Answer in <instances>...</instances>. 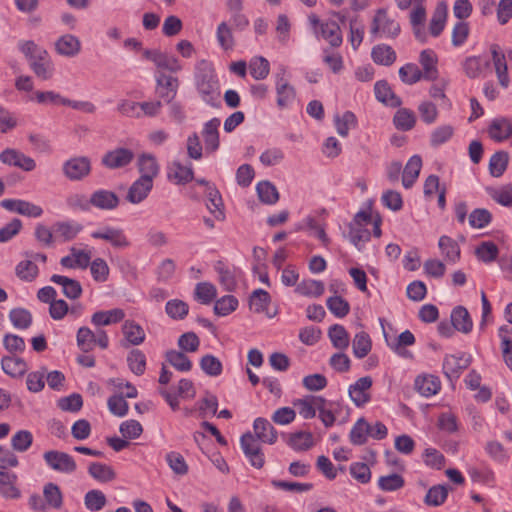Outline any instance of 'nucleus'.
<instances>
[{
	"label": "nucleus",
	"mask_w": 512,
	"mask_h": 512,
	"mask_svg": "<svg viewBox=\"0 0 512 512\" xmlns=\"http://www.w3.org/2000/svg\"><path fill=\"white\" fill-rule=\"evenodd\" d=\"M195 86L201 99L212 107L220 106V84L212 65L201 61L196 66Z\"/></svg>",
	"instance_id": "nucleus-1"
},
{
	"label": "nucleus",
	"mask_w": 512,
	"mask_h": 512,
	"mask_svg": "<svg viewBox=\"0 0 512 512\" xmlns=\"http://www.w3.org/2000/svg\"><path fill=\"white\" fill-rule=\"evenodd\" d=\"M286 73V68L281 66L279 71L275 74L277 106L280 109H286L290 107L296 99V90L285 78Z\"/></svg>",
	"instance_id": "nucleus-2"
},
{
	"label": "nucleus",
	"mask_w": 512,
	"mask_h": 512,
	"mask_svg": "<svg viewBox=\"0 0 512 512\" xmlns=\"http://www.w3.org/2000/svg\"><path fill=\"white\" fill-rule=\"evenodd\" d=\"M91 237L108 242L115 249H126L131 246V241L125 231L119 227L105 225L91 233Z\"/></svg>",
	"instance_id": "nucleus-3"
},
{
	"label": "nucleus",
	"mask_w": 512,
	"mask_h": 512,
	"mask_svg": "<svg viewBox=\"0 0 512 512\" xmlns=\"http://www.w3.org/2000/svg\"><path fill=\"white\" fill-rule=\"evenodd\" d=\"M91 160L86 156L72 157L62 165L64 176L70 181H81L91 173Z\"/></svg>",
	"instance_id": "nucleus-4"
},
{
	"label": "nucleus",
	"mask_w": 512,
	"mask_h": 512,
	"mask_svg": "<svg viewBox=\"0 0 512 512\" xmlns=\"http://www.w3.org/2000/svg\"><path fill=\"white\" fill-rule=\"evenodd\" d=\"M260 440H257L251 432L243 434L240 438V445L243 453L248 458L250 464L256 469H260L264 466L265 459L264 454L261 450Z\"/></svg>",
	"instance_id": "nucleus-5"
},
{
	"label": "nucleus",
	"mask_w": 512,
	"mask_h": 512,
	"mask_svg": "<svg viewBox=\"0 0 512 512\" xmlns=\"http://www.w3.org/2000/svg\"><path fill=\"white\" fill-rule=\"evenodd\" d=\"M156 93L166 103H171L177 95L179 80L177 77L157 71L155 74Z\"/></svg>",
	"instance_id": "nucleus-6"
},
{
	"label": "nucleus",
	"mask_w": 512,
	"mask_h": 512,
	"mask_svg": "<svg viewBox=\"0 0 512 512\" xmlns=\"http://www.w3.org/2000/svg\"><path fill=\"white\" fill-rule=\"evenodd\" d=\"M46 464L53 470L70 474L73 473L76 468V462L71 455L65 452L57 450L46 451L43 455Z\"/></svg>",
	"instance_id": "nucleus-7"
},
{
	"label": "nucleus",
	"mask_w": 512,
	"mask_h": 512,
	"mask_svg": "<svg viewBox=\"0 0 512 512\" xmlns=\"http://www.w3.org/2000/svg\"><path fill=\"white\" fill-rule=\"evenodd\" d=\"M373 380L370 376L359 378L355 383L351 384L348 394L352 402L357 407H363L371 400V387Z\"/></svg>",
	"instance_id": "nucleus-8"
},
{
	"label": "nucleus",
	"mask_w": 512,
	"mask_h": 512,
	"mask_svg": "<svg viewBox=\"0 0 512 512\" xmlns=\"http://www.w3.org/2000/svg\"><path fill=\"white\" fill-rule=\"evenodd\" d=\"M0 161L3 164L17 167L26 172L33 171L36 168V162L33 158L13 148L3 150L0 153Z\"/></svg>",
	"instance_id": "nucleus-9"
},
{
	"label": "nucleus",
	"mask_w": 512,
	"mask_h": 512,
	"mask_svg": "<svg viewBox=\"0 0 512 512\" xmlns=\"http://www.w3.org/2000/svg\"><path fill=\"white\" fill-rule=\"evenodd\" d=\"M134 159V153L127 148H116L108 151L102 157L101 163L106 168L118 169L129 165Z\"/></svg>",
	"instance_id": "nucleus-10"
},
{
	"label": "nucleus",
	"mask_w": 512,
	"mask_h": 512,
	"mask_svg": "<svg viewBox=\"0 0 512 512\" xmlns=\"http://www.w3.org/2000/svg\"><path fill=\"white\" fill-rule=\"evenodd\" d=\"M89 203H91V208L94 207L99 210L110 211L119 206L120 198L113 191L98 189L90 195Z\"/></svg>",
	"instance_id": "nucleus-11"
},
{
	"label": "nucleus",
	"mask_w": 512,
	"mask_h": 512,
	"mask_svg": "<svg viewBox=\"0 0 512 512\" xmlns=\"http://www.w3.org/2000/svg\"><path fill=\"white\" fill-rule=\"evenodd\" d=\"M18 477L15 473L7 471L0 465V496L4 499H19L21 491L17 487Z\"/></svg>",
	"instance_id": "nucleus-12"
},
{
	"label": "nucleus",
	"mask_w": 512,
	"mask_h": 512,
	"mask_svg": "<svg viewBox=\"0 0 512 512\" xmlns=\"http://www.w3.org/2000/svg\"><path fill=\"white\" fill-rule=\"evenodd\" d=\"M1 205L11 212L27 217L38 218L43 214V209L40 206L21 199H4Z\"/></svg>",
	"instance_id": "nucleus-13"
},
{
	"label": "nucleus",
	"mask_w": 512,
	"mask_h": 512,
	"mask_svg": "<svg viewBox=\"0 0 512 512\" xmlns=\"http://www.w3.org/2000/svg\"><path fill=\"white\" fill-rule=\"evenodd\" d=\"M490 52L499 84L503 88H507L510 83V78L508 75L506 54L498 44H492L490 46Z\"/></svg>",
	"instance_id": "nucleus-14"
},
{
	"label": "nucleus",
	"mask_w": 512,
	"mask_h": 512,
	"mask_svg": "<svg viewBox=\"0 0 512 512\" xmlns=\"http://www.w3.org/2000/svg\"><path fill=\"white\" fill-rule=\"evenodd\" d=\"M371 32H381L387 37H396L400 32V25L394 19H390L385 10L380 9L374 17Z\"/></svg>",
	"instance_id": "nucleus-15"
},
{
	"label": "nucleus",
	"mask_w": 512,
	"mask_h": 512,
	"mask_svg": "<svg viewBox=\"0 0 512 512\" xmlns=\"http://www.w3.org/2000/svg\"><path fill=\"white\" fill-rule=\"evenodd\" d=\"M318 401L317 411L319 412V419L326 428L332 427L336 421V417L340 414L342 403L339 401H329L323 398L316 399Z\"/></svg>",
	"instance_id": "nucleus-16"
},
{
	"label": "nucleus",
	"mask_w": 512,
	"mask_h": 512,
	"mask_svg": "<svg viewBox=\"0 0 512 512\" xmlns=\"http://www.w3.org/2000/svg\"><path fill=\"white\" fill-rule=\"evenodd\" d=\"M153 188V182L148 177H139L128 189L126 200L132 204L143 202Z\"/></svg>",
	"instance_id": "nucleus-17"
},
{
	"label": "nucleus",
	"mask_w": 512,
	"mask_h": 512,
	"mask_svg": "<svg viewBox=\"0 0 512 512\" xmlns=\"http://www.w3.org/2000/svg\"><path fill=\"white\" fill-rule=\"evenodd\" d=\"M470 364V356L464 353L459 356L446 355L443 361V372L447 378L452 380L458 378L462 370L466 369Z\"/></svg>",
	"instance_id": "nucleus-18"
},
{
	"label": "nucleus",
	"mask_w": 512,
	"mask_h": 512,
	"mask_svg": "<svg viewBox=\"0 0 512 512\" xmlns=\"http://www.w3.org/2000/svg\"><path fill=\"white\" fill-rule=\"evenodd\" d=\"M29 65L35 75L42 80H48L53 76L54 65L47 51H40V55L30 60Z\"/></svg>",
	"instance_id": "nucleus-19"
},
{
	"label": "nucleus",
	"mask_w": 512,
	"mask_h": 512,
	"mask_svg": "<svg viewBox=\"0 0 512 512\" xmlns=\"http://www.w3.org/2000/svg\"><path fill=\"white\" fill-rule=\"evenodd\" d=\"M317 37L326 40L331 47H339L343 38L340 26L333 20L324 21L320 24V29L315 30Z\"/></svg>",
	"instance_id": "nucleus-20"
},
{
	"label": "nucleus",
	"mask_w": 512,
	"mask_h": 512,
	"mask_svg": "<svg viewBox=\"0 0 512 512\" xmlns=\"http://www.w3.org/2000/svg\"><path fill=\"white\" fill-rule=\"evenodd\" d=\"M50 281L61 286L63 295L70 300H76L82 295L83 289L78 280L54 274L51 276Z\"/></svg>",
	"instance_id": "nucleus-21"
},
{
	"label": "nucleus",
	"mask_w": 512,
	"mask_h": 512,
	"mask_svg": "<svg viewBox=\"0 0 512 512\" xmlns=\"http://www.w3.org/2000/svg\"><path fill=\"white\" fill-rule=\"evenodd\" d=\"M437 55L431 49L423 50L419 56V63L421 64L422 78L428 81H433L438 77L437 69Z\"/></svg>",
	"instance_id": "nucleus-22"
},
{
	"label": "nucleus",
	"mask_w": 512,
	"mask_h": 512,
	"mask_svg": "<svg viewBox=\"0 0 512 512\" xmlns=\"http://www.w3.org/2000/svg\"><path fill=\"white\" fill-rule=\"evenodd\" d=\"M488 133L496 142L505 141L512 135V123L505 117L495 118L488 127Z\"/></svg>",
	"instance_id": "nucleus-23"
},
{
	"label": "nucleus",
	"mask_w": 512,
	"mask_h": 512,
	"mask_svg": "<svg viewBox=\"0 0 512 512\" xmlns=\"http://www.w3.org/2000/svg\"><path fill=\"white\" fill-rule=\"evenodd\" d=\"M207 197L206 207L218 221L225 219L224 204L219 190L216 186H208L205 191Z\"/></svg>",
	"instance_id": "nucleus-24"
},
{
	"label": "nucleus",
	"mask_w": 512,
	"mask_h": 512,
	"mask_svg": "<svg viewBox=\"0 0 512 512\" xmlns=\"http://www.w3.org/2000/svg\"><path fill=\"white\" fill-rule=\"evenodd\" d=\"M374 92L376 99L387 106L396 108L402 104L400 97L392 91L390 85L385 80H380L375 83Z\"/></svg>",
	"instance_id": "nucleus-25"
},
{
	"label": "nucleus",
	"mask_w": 512,
	"mask_h": 512,
	"mask_svg": "<svg viewBox=\"0 0 512 512\" xmlns=\"http://www.w3.org/2000/svg\"><path fill=\"white\" fill-rule=\"evenodd\" d=\"M448 15V6L446 2H439L432 14L429 23V33L433 37H438L444 30Z\"/></svg>",
	"instance_id": "nucleus-26"
},
{
	"label": "nucleus",
	"mask_w": 512,
	"mask_h": 512,
	"mask_svg": "<svg viewBox=\"0 0 512 512\" xmlns=\"http://www.w3.org/2000/svg\"><path fill=\"white\" fill-rule=\"evenodd\" d=\"M253 428L257 440L268 444H274L277 441V431L267 419L256 418Z\"/></svg>",
	"instance_id": "nucleus-27"
},
{
	"label": "nucleus",
	"mask_w": 512,
	"mask_h": 512,
	"mask_svg": "<svg viewBox=\"0 0 512 512\" xmlns=\"http://www.w3.org/2000/svg\"><path fill=\"white\" fill-rule=\"evenodd\" d=\"M451 323L455 330L468 334L472 331L473 321L464 306H456L451 312Z\"/></svg>",
	"instance_id": "nucleus-28"
},
{
	"label": "nucleus",
	"mask_w": 512,
	"mask_h": 512,
	"mask_svg": "<svg viewBox=\"0 0 512 512\" xmlns=\"http://www.w3.org/2000/svg\"><path fill=\"white\" fill-rule=\"evenodd\" d=\"M55 49L62 56L74 57L81 50V42L76 36L65 34L56 41Z\"/></svg>",
	"instance_id": "nucleus-29"
},
{
	"label": "nucleus",
	"mask_w": 512,
	"mask_h": 512,
	"mask_svg": "<svg viewBox=\"0 0 512 512\" xmlns=\"http://www.w3.org/2000/svg\"><path fill=\"white\" fill-rule=\"evenodd\" d=\"M121 331L129 345L138 346L145 341L146 334L144 329L134 320L124 321Z\"/></svg>",
	"instance_id": "nucleus-30"
},
{
	"label": "nucleus",
	"mask_w": 512,
	"mask_h": 512,
	"mask_svg": "<svg viewBox=\"0 0 512 512\" xmlns=\"http://www.w3.org/2000/svg\"><path fill=\"white\" fill-rule=\"evenodd\" d=\"M125 311L114 308L107 311H97L91 317V323L95 326H108L121 322L125 318Z\"/></svg>",
	"instance_id": "nucleus-31"
},
{
	"label": "nucleus",
	"mask_w": 512,
	"mask_h": 512,
	"mask_svg": "<svg viewBox=\"0 0 512 512\" xmlns=\"http://www.w3.org/2000/svg\"><path fill=\"white\" fill-rule=\"evenodd\" d=\"M220 119L213 118L205 123L202 134L205 142L206 150L215 152L219 148V132Z\"/></svg>",
	"instance_id": "nucleus-32"
},
{
	"label": "nucleus",
	"mask_w": 512,
	"mask_h": 512,
	"mask_svg": "<svg viewBox=\"0 0 512 512\" xmlns=\"http://www.w3.org/2000/svg\"><path fill=\"white\" fill-rule=\"evenodd\" d=\"M168 177L176 184H186L193 180L192 165H183L180 161H173L169 167Z\"/></svg>",
	"instance_id": "nucleus-33"
},
{
	"label": "nucleus",
	"mask_w": 512,
	"mask_h": 512,
	"mask_svg": "<svg viewBox=\"0 0 512 512\" xmlns=\"http://www.w3.org/2000/svg\"><path fill=\"white\" fill-rule=\"evenodd\" d=\"M422 167V159L418 155L412 156L403 171L402 184L406 189L411 188L417 180Z\"/></svg>",
	"instance_id": "nucleus-34"
},
{
	"label": "nucleus",
	"mask_w": 512,
	"mask_h": 512,
	"mask_svg": "<svg viewBox=\"0 0 512 512\" xmlns=\"http://www.w3.org/2000/svg\"><path fill=\"white\" fill-rule=\"evenodd\" d=\"M441 388L439 379L432 375L418 376L415 379V389L425 397H430L438 393Z\"/></svg>",
	"instance_id": "nucleus-35"
},
{
	"label": "nucleus",
	"mask_w": 512,
	"mask_h": 512,
	"mask_svg": "<svg viewBox=\"0 0 512 512\" xmlns=\"http://www.w3.org/2000/svg\"><path fill=\"white\" fill-rule=\"evenodd\" d=\"M1 367L5 374L16 378L23 376L27 371L26 362L17 357L4 356L1 359Z\"/></svg>",
	"instance_id": "nucleus-36"
},
{
	"label": "nucleus",
	"mask_w": 512,
	"mask_h": 512,
	"mask_svg": "<svg viewBox=\"0 0 512 512\" xmlns=\"http://www.w3.org/2000/svg\"><path fill=\"white\" fill-rule=\"evenodd\" d=\"M321 396L309 395L293 402L294 407L298 409V413L304 419H312L316 416L318 401Z\"/></svg>",
	"instance_id": "nucleus-37"
},
{
	"label": "nucleus",
	"mask_w": 512,
	"mask_h": 512,
	"mask_svg": "<svg viewBox=\"0 0 512 512\" xmlns=\"http://www.w3.org/2000/svg\"><path fill=\"white\" fill-rule=\"evenodd\" d=\"M462 67L469 78L475 79L480 77L483 71L489 67V61L480 56H470L463 61Z\"/></svg>",
	"instance_id": "nucleus-38"
},
{
	"label": "nucleus",
	"mask_w": 512,
	"mask_h": 512,
	"mask_svg": "<svg viewBox=\"0 0 512 512\" xmlns=\"http://www.w3.org/2000/svg\"><path fill=\"white\" fill-rule=\"evenodd\" d=\"M439 249L446 261L456 263L460 258V247L458 243L449 236L443 235L438 241Z\"/></svg>",
	"instance_id": "nucleus-39"
},
{
	"label": "nucleus",
	"mask_w": 512,
	"mask_h": 512,
	"mask_svg": "<svg viewBox=\"0 0 512 512\" xmlns=\"http://www.w3.org/2000/svg\"><path fill=\"white\" fill-rule=\"evenodd\" d=\"M371 57L376 64L391 66L396 60V52L386 44H379L373 47Z\"/></svg>",
	"instance_id": "nucleus-40"
},
{
	"label": "nucleus",
	"mask_w": 512,
	"mask_h": 512,
	"mask_svg": "<svg viewBox=\"0 0 512 512\" xmlns=\"http://www.w3.org/2000/svg\"><path fill=\"white\" fill-rule=\"evenodd\" d=\"M82 230V225L76 222H57L54 224L55 237L63 242L73 240Z\"/></svg>",
	"instance_id": "nucleus-41"
},
{
	"label": "nucleus",
	"mask_w": 512,
	"mask_h": 512,
	"mask_svg": "<svg viewBox=\"0 0 512 512\" xmlns=\"http://www.w3.org/2000/svg\"><path fill=\"white\" fill-rule=\"evenodd\" d=\"M372 348L371 338L365 331L356 333L352 341L353 354L356 358L362 359L366 357Z\"/></svg>",
	"instance_id": "nucleus-42"
},
{
	"label": "nucleus",
	"mask_w": 512,
	"mask_h": 512,
	"mask_svg": "<svg viewBox=\"0 0 512 512\" xmlns=\"http://www.w3.org/2000/svg\"><path fill=\"white\" fill-rule=\"evenodd\" d=\"M138 170L140 177H148L151 182L159 173V165L151 154H142L138 159Z\"/></svg>",
	"instance_id": "nucleus-43"
},
{
	"label": "nucleus",
	"mask_w": 512,
	"mask_h": 512,
	"mask_svg": "<svg viewBox=\"0 0 512 512\" xmlns=\"http://www.w3.org/2000/svg\"><path fill=\"white\" fill-rule=\"evenodd\" d=\"M368 422L365 418H359L352 426L349 440L355 446L364 445L368 440Z\"/></svg>",
	"instance_id": "nucleus-44"
},
{
	"label": "nucleus",
	"mask_w": 512,
	"mask_h": 512,
	"mask_svg": "<svg viewBox=\"0 0 512 512\" xmlns=\"http://www.w3.org/2000/svg\"><path fill=\"white\" fill-rule=\"evenodd\" d=\"M16 276L25 282L34 281L38 274V266L30 258L20 261L15 267Z\"/></svg>",
	"instance_id": "nucleus-45"
},
{
	"label": "nucleus",
	"mask_w": 512,
	"mask_h": 512,
	"mask_svg": "<svg viewBox=\"0 0 512 512\" xmlns=\"http://www.w3.org/2000/svg\"><path fill=\"white\" fill-rule=\"evenodd\" d=\"M217 296V289L210 282H200L196 284L194 298L199 303L209 305Z\"/></svg>",
	"instance_id": "nucleus-46"
},
{
	"label": "nucleus",
	"mask_w": 512,
	"mask_h": 512,
	"mask_svg": "<svg viewBox=\"0 0 512 512\" xmlns=\"http://www.w3.org/2000/svg\"><path fill=\"white\" fill-rule=\"evenodd\" d=\"M88 473L99 482H110L116 478V473L111 466L99 462L91 463Z\"/></svg>",
	"instance_id": "nucleus-47"
},
{
	"label": "nucleus",
	"mask_w": 512,
	"mask_h": 512,
	"mask_svg": "<svg viewBox=\"0 0 512 512\" xmlns=\"http://www.w3.org/2000/svg\"><path fill=\"white\" fill-rule=\"evenodd\" d=\"M324 290V283L314 279L303 280L295 288L296 293L309 297H320Z\"/></svg>",
	"instance_id": "nucleus-48"
},
{
	"label": "nucleus",
	"mask_w": 512,
	"mask_h": 512,
	"mask_svg": "<svg viewBox=\"0 0 512 512\" xmlns=\"http://www.w3.org/2000/svg\"><path fill=\"white\" fill-rule=\"evenodd\" d=\"M287 444L295 451H307L314 445L313 435L303 431L292 433Z\"/></svg>",
	"instance_id": "nucleus-49"
},
{
	"label": "nucleus",
	"mask_w": 512,
	"mask_h": 512,
	"mask_svg": "<svg viewBox=\"0 0 512 512\" xmlns=\"http://www.w3.org/2000/svg\"><path fill=\"white\" fill-rule=\"evenodd\" d=\"M215 270L219 275V282L228 292L233 291L237 286L235 273L227 267L222 261L215 264Z\"/></svg>",
	"instance_id": "nucleus-50"
},
{
	"label": "nucleus",
	"mask_w": 512,
	"mask_h": 512,
	"mask_svg": "<svg viewBox=\"0 0 512 512\" xmlns=\"http://www.w3.org/2000/svg\"><path fill=\"white\" fill-rule=\"evenodd\" d=\"M165 358L166 361L178 371L188 372L192 368V362L182 351L168 350L165 354Z\"/></svg>",
	"instance_id": "nucleus-51"
},
{
	"label": "nucleus",
	"mask_w": 512,
	"mask_h": 512,
	"mask_svg": "<svg viewBox=\"0 0 512 512\" xmlns=\"http://www.w3.org/2000/svg\"><path fill=\"white\" fill-rule=\"evenodd\" d=\"M393 123L398 130L409 131L415 126L416 117L413 111L401 108L395 113Z\"/></svg>",
	"instance_id": "nucleus-52"
},
{
	"label": "nucleus",
	"mask_w": 512,
	"mask_h": 512,
	"mask_svg": "<svg viewBox=\"0 0 512 512\" xmlns=\"http://www.w3.org/2000/svg\"><path fill=\"white\" fill-rule=\"evenodd\" d=\"M9 319L17 329H28L32 324V314L25 308H13L9 312Z\"/></svg>",
	"instance_id": "nucleus-53"
},
{
	"label": "nucleus",
	"mask_w": 512,
	"mask_h": 512,
	"mask_svg": "<svg viewBox=\"0 0 512 512\" xmlns=\"http://www.w3.org/2000/svg\"><path fill=\"white\" fill-rule=\"evenodd\" d=\"M328 336L332 345L337 349L343 350L349 345V334L342 325H332L328 330Z\"/></svg>",
	"instance_id": "nucleus-54"
},
{
	"label": "nucleus",
	"mask_w": 512,
	"mask_h": 512,
	"mask_svg": "<svg viewBox=\"0 0 512 512\" xmlns=\"http://www.w3.org/2000/svg\"><path fill=\"white\" fill-rule=\"evenodd\" d=\"M43 496L47 506L54 509L62 507L63 495L58 485L47 483L43 488Z\"/></svg>",
	"instance_id": "nucleus-55"
},
{
	"label": "nucleus",
	"mask_w": 512,
	"mask_h": 512,
	"mask_svg": "<svg viewBox=\"0 0 512 512\" xmlns=\"http://www.w3.org/2000/svg\"><path fill=\"white\" fill-rule=\"evenodd\" d=\"M509 156L505 151L494 153L489 160V172L493 177L503 175L508 166Z\"/></svg>",
	"instance_id": "nucleus-56"
},
{
	"label": "nucleus",
	"mask_w": 512,
	"mask_h": 512,
	"mask_svg": "<svg viewBox=\"0 0 512 512\" xmlns=\"http://www.w3.org/2000/svg\"><path fill=\"white\" fill-rule=\"evenodd\" d=\"M256 190L260 201L265 204H275L279 199L276 187L269 181L259 182Z\"/></svg>",
	"instance_id": "nucleus-57"
},
{
	"label": "nucleus",
	"mask_w": 512,
	"mask_h": 512,
	"mask_svg": "<svg viewBox=\"0 0 512 512\" xmlns=\"http://www.w3.org/2000/svg\"><path fill=\"white\" fill-rule=\"evenodd\" d=\"M348 237L350 242L358 249L361 250L365 243L371 238V233L367 227L350 225Z\"/></svg>",
	"instance_id": "nucleus-58"
},
{
	"label": "nucleus",
	"mask_w": 512,
	"mask_h": 512,
	"mask_svg": "<svg viewBox=\"0 0 512 512\" xmlns=\"http://www.w3.org/2000/svg\"><path fill=\"white\" fill-rule=\"evenodd\" d=\"M249 70L255 80H263L270 72L269 61L262 56L253 57L249 64Z\"/></svg>",
	"instance_id": "nucleus-59"
},
{
	"label": "nucleus",
	"mask_w": 512,
	"mask_h": 512,
	"mask_svg": "<svg viewBox=\"0 0 512 512\" xmlns=\"http://www.w3.org/2000/svg\"><path fill=\"white\" fill-rule=\"evenodd\" d=\"M270 302L271 297L269 293L263 289L254 290L249 299L250 308L256 313L266 311Z\"/></svg>",
	"instance_id": "nucleus-60"
},
{
	"label": "nucleus",
	"mask_w": 512,
	"mask_h": 512,
	"mask_svg": "<svg viewBox=\"0 0 512 512\" xmlns=\"http://www.w3.org/2000/svg\"><path fill=\"white\" fill-rule=\"evenodd\" d=\"M77 346L83 352H90L93 350L96 342L95 333L88 327H80L76 335Z\"/></svg>",
	"instance_id": "nucleus-61"
},
{
	"label": "nucleus",
	"mask_w": 512,
	"mask_h": 512,
	"mask_svg": "<svg viewBox=\"0 0 512 512\" xmlns=\"http://www.w3.org/2000/svg\"><path fill=\"white\" fill-rule=\"evenodd\" d=\"M475 254L482 262L491 263L497 259L499 249L494 242L484 241L476 248Z\"/></svg>",
	"instance_id": "nucleus-62"
},
{
	"label": "nucleus",
	"mask_w": 512,
	"mask_h": 512,
	"mask_svg": "<svg viewBox=\"0 0 512 512\" xmlns=\"http://www.w3.org/2000/svg\"><path fill=\"white\" fill-rule=\"evenodd\" d=\"M165 311L170 318L174 320H182L187 316L189 306L183 300L172 299L166 303Z\"/></svg>",
	"instance_id": "nucleus-63"
},
{
	"label": "nucleus",
	"mask_w": 512,
	"mask_h": 512,
	"mask_svg": "<svg viewBox=\"0 0 512 512\" xmlns=\"http://www.w3.org/2000/svg\"><path fill=\"white\" fill-rule=\"evenodd\" d=\"M107 503L105 494L100 490H90L85 494L84 504L89 511H100Z\"/></svg>",
	"instance_id": "nucleus-64"
}]
</instances>
